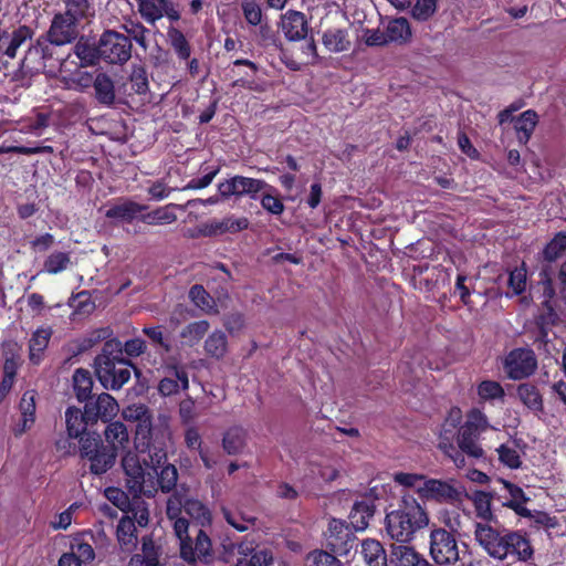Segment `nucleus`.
Instances as JSON below:
<instances>
[{
	"label": "nucleus",
	"instance_id": "obj_1",
	"mask_svg": "<svg viewBox=\"0 0 566 566\" xmlns=\"http://www.w3.org/2000/svg\"><path fill=\"white\" fill-rule=\"evenodd\" d=\"M429 525V515L412 495H403L397 509L387 513L385 528L398 543L413 541L417 532Z\"/></svg>",
	"mask_w": 566,
	"mask_h": 566
},
{
	"label": "nucleus",
	"instance_id": "obj_2",
	"mask_svg": "<svg viewBox=\"0 0 566 566\" xmlns=\"http://www.w3.org/2000/svg\"><path fill=\"white\" fill-rule=\"evenodd\" d=\"M94 366L101 385L109 390L120 389L130 379L132 369L137 376L140 374L129 359L122 356V342L117 338L104 343Z\"/></svg>",
	"mask_w": 566,
	"mask_h": 566
},
{
	"label": "nucleus",
	"instance_id": "obj_3",
	"mask_svg": "<svg viewBox=\"0 0 566 566\" xmlns=\"http://www.w3.org/2000/svg\"><path fill=\"white\" fill-rule=\"evenodd\" d=\"M172 530L179 544L180 557L189 563L210 564L214 559V549L207 528L191 525L188 520H177Z\"/></svg>",
	"mask_w": 566,
	"mask_h": 566
},
{
	"label": "nucleus",
	"instance_id": "obj_4",
	"mask_svg": "<svg viewBox=\"0 0 566 566\" xmlns=\"http://www.w3.org/2000/svg\"><path fill=\"white\" fill-rule=\"evenodd\" d=\"M78 455L88 463V471L101 476L116 463L118 454L112 446H106L98 432L82 436L78 441Z\"/></svg>",
	"mask_w": 566,
	"mask_h": 566
},
{
	"label": "nucleus",
	"instance_id": "obj_5",
	"mask_svg": "<svg viewBox=\"0 0 566 566\" xmlns=\"http://www.w3.org/2000/svg\"><path fill=\"white\" fill-rule=\"evenodd\" d=\"M188 489L185 485H179L166 503V516L171 522V525L177 520H187L181 516L182 510L193 521V525L199 527L210 528L212 523V514L209 507L200 500L188 496Z\"/></svg>",
	"mask_w": 566,
	"mask_h": 566
},
{
	"label": "nucleus",
	"instance_id": "obj_6",
	"mask_svg": "<svg viewBox=\"0 0 566 566\" xmlns=\"http://www.w3.org/2000/svg\"><path fill=\"white\" fill-rule=\"evenodd\" d=\"M429 555L437 566L455 565L460 560L455 536L446 528H432L429 536Z\"/></svg>",
	"mask_w": 566,
	"mask_h": 566
},
{
	"label": "nucleus",
	"instance_id": "obj_7",
	"mask_svg": "<svg viewBox=\"0 0 566 566\" xmlns=\"http://www.w3.org/2000/svg\"><path fill=\"white\" fill-rule=\"evenodd\" d=\"M355 532L347 521L331 517L324 533L326 548L338 556H347L356 547Z\"/></svg>",
	"mask_w": 566,
	"mask_h": 566
},
{
	"label": "nucleus",
	"instance_id": "obj_8",
	"mask_svg": "<svg viewBox=\"0 0 566 566\" xmlns=\"http://www.w3.org/2000/svg\"><path fill=\"white\" fill-rule=\"evenodd\" d=\"M101 59L111 64H123L132 56V43L128 36L113 31H105L99 38Z\"/></svg>",
	"mask_w": 566,
	"mask_h": 566
},
{
	"label": "nucleus",
	"instance_id": "obj_9",
	"mask_svg": "<svg viewBox=\"0 0 566 566\" xmlns=\"http://www.w3.org/2000/svg\"><path fill=\"white\" fill-rule=\"evenodd\" d=\"M480 411H474L470 415V419L458 429V451L468 458L473 464L475 461L484 460V450L478 443L479 429L476 420H483Z\"/></svg>",
	"mask_w": 566,
	"mask_h": 566
},
{
	"label": "nucleus",
	"instance_id": "obj_10",
	"mask_svg": "<svg viewBox=\"0 0 566 566\" xmlns=\"http://www.w3.org/2000/svg\"><path fill=\"white\" fill-rule=\"evenodd\" d=\"M417 491L422 499L449 504L461 503L464 494V489L453 480L438 479L424 480L423 485Z\"/></svg>",
	"mask_w": 566,
	"mask_h": 566
},
{
	"label": "nucleus",
	"instance_id": "obj_11",
	"mask_svg": "<svg viewBox=\"0 0 566 566\" xmlns=\"http://www.w3.org/2000/svg\"><path fill=\"white\" fill-rule=\"evenodd\" d=\"M263 190L274 191V187L261 179L249 178L244 176H233L218 185V191L221 198L248 196L256 199L258 193Z\"/></svg>",
	"mask_w": 566,
	"mask_h": 566
},
{
	"label": "nucleus",
	"instance_id": "obj_12",
	"mask_svg": "<svg viewBox=\"0 0 566 566\" xmlns=\"http://www.w3.org/2000/svg\"><path fill=\"white\" fill-rule=\"evenodd\" d=\"M506 376L513 380H521L532 376L537 369V359L533 349L514 348L503 360Z\"/></svg>",
	"mask_w": 566,
	"mask_h": 566
},
{
	"label": "nucleus",
	"instance_id": "obj_13",
	"mask_svg": "<svg viewBox=\"0 0 566 566\" xmlns=\"http://www.w3.org/2000/svg\"><path fill=\"white\" fill-rule=\"evenodd\" d=\"M77 23L74 18L63 13H56L46 32L49 41L54 45H64L77 38Z\"/></svg>",
	"mask_w": 566,
	"mask_h": 566
},
{
	"label": "nucleus",
	"instance_id": "obj_14",
	"mask_svg": "<svg viewBox=\"0 0 566 566\" xmlns=\"http://www.w3.org/2000/svg\"><path fill=\"white\" fill-rule=\"evenodd\" d=\"M280 28L290 42L305 40L308 33V22L301 11L290 9L280 18Z\"/></svg>",
	"mask_w": 566,
	"mask_h": 566
},
{
	"label": "nucleus",
	"instance_id": "obj_15",
	"mask_svg": "<svg viewBox=\"0 0 566 566\" xmlns=\"http://www.w3.org/2000/svg\"><path fill=\"white\" fill-rule=\"evenodd\" d=\"M504 530H497L488 522L475 523L474 538L492 558L500 557Z\"/></svg>",
	"mask_w": 566,
	"mask_h": 566
},
{
	"label": "nucleus",
	"instance_id": "obj_16",
	"mask_svg": "<svg viewBox=\"0 0 566 566\" xmlns=\"http://www.w3.org/2000/svg\"><path fill=\"white\" fill-rule=\"evenodd\" d=\"M87 418L96 423L99 419L103 422H109L118 412L119 406L114 397L107 392H102L95 400L85 402Z\"/></svg>",
	"mask_w": 566,
	"mask_h": 566
},
{
	"label": "nucleus",
	"instance_id": "obj_17",
	"mask_svg": "<svg viewBox=\"0 0 566 566\" xmlns=\"http://www.w3.org/2000/svg\"><path fill=\"white\" fill-rule=\"evenodd\" d=\"M126 475V486L129 493L134 497H138L140 494H144L148 497H154L157 493V488L153 481V476L150 473L146 474L142 464L136 467L134 470L125 473Z\"/></svg>",
	"mask_w": 566,
	"mask_h": 566
},
{
	"label": "nucleus",
	"instance_id": "obj_18",
	"mask_svg": "<svg viewBox=\"0 0 566 566\" xmlns=\"http://www.w3.org/2000/svg\"><path fill=\"white\" fill-rule=\"evenodd\" d=\"M249 227V220L244 217H228L222 220H212L199 227V234L202 237L220 235L227 232L235 233Z\"/></svg>",
	"mask_w": 566,
	"mask_h": 566
},
{
	"label": "nucleus",
	"instance_id": "obj_19",
	"mask_svg": "<svg viewBox=\"0 0 566 566\" xmlns=\"http://www.w3.org/2000/svg\"><path fill=\"white\" fill-rule=\"evenodd\" d=\"M169 437L168 426L158 429L156 431L155 440L150 442L149 447L145 448V452H148V460L144 459V463L151 468L155 473L161 467L167 465V450L165 446V439Z\"/></svg>",
	"mask_w": 566,
	"mask_h": 566
},
{
	"label": "nucleus",
	"instance_id": "obj_20",
	"mask_svg": "<svg viewBox=\"0 0 566 566\" xmlns=\"http://www.w3.org/2000/svg\"><path fill=\"white\" fill-rule=\"evenodd\" d=\"M93 421L87 418L86 409L81 410L77 407H69L65 411V426L67 436L71 439H77L86 433H91L87 428L93 426Z\"/></svg>",
	"mask_w": 566,
	"mask_h": 566
},
{
	"label": "nucleus",
	"instance_id": "obj_21",
	"mask_svg": "<svg viewBox=\"0 0 566 566\" xmlns=\"http://www.w3.org/2000/svg\"><path fill=\"white\" fill-rule=\"evenodd\" d=\"M147 209V206L139 205L129 199H122L112 205L105 212V217L116 222H132L138 214Z\"/></svg>",
	"mask_w": 566,
	"mask_h": 566
},
{
	"label": "nucleus",
	"instance_id": "obj_22",
	"mask_svg": "<svg viewBox=\"0 0 566 566\" xmlns=\"http://www.w3.org/2000/svg\"><path fill=\"white\" fill-rule=\"evenodd\" d=\"M499 483L502 485L501 490L507 494L503 495V506L512 509L517 515H530V510L524 506L530 497L522 488L502 479H499Z\"/></svg>",
	"mask_w": 566,
	"mask_h": 566
},
{
	"label": "nucleus",
	"instance_id": "obj_23",
	"mask_svg": "<svg viewBox=\"0 0 566 566\" xmlns=\"http://www.w3.org/2000/svg\"><path fill=\"white\" fill-rule=\"evenodd\" d=\"M376 506L369 496H364L361 501L354 503L349 513V524L356 532L365 531L368 527L369 520L374 516Z\"/></svg>",
	"mask_w": 566,
	"mask_h": 566
},
{
	"label": "nucleus",
	"instance_id": "obj_24",
	"mask_svg": "<svg viewBox=\"0 0 566 566\" xmlns=\"http://www.w3.org/2000/svg\"><path fill=\"white\" fill-rule=\"evenodd\" d=\"M455 433H458L455 423H449V421H446L440 432L439 448L453 461L457 468H463L467 465V460L452 443Z\"/></svg>",
	"mask_w": 566,
	"mask_h": 566
},
{
	"label": "nucleus",
	"instance_id": "obj_25",
	"mask_svg": "<svg viewBox=\"0 0 566 566\" xmlns=\"http://www.w3.org/2000/svg\"><path fill=\"white\" fill-rule=\"evenodd\" d=\"M169 376L164 377L158 384V391L167 397L175 395L180 388L188 389L189 380L188 374L184 368L177 366L168 367Z\"/></svg>",
	"mask_w": 566,
	"mask_h": 566
},
{
	"label": "nucleus",
	"instance_id": "obj_26",
	"mask_svg": "<svg viewBox=\"0 0 566 566\" xmlns=\"http://www.w3.org/2000/svg\"><path fill=\"white\" fill-rule=\"evenodd\" d=\"M93 88L94 97L98 104L105 107H113L116 104L115 84L108 74L98 72L95 75Z\"/></svg>",
	"mask_w": 566,
	"mask_h": 566
},
{
	"label": "nucleus",
	"instance_id": "obj_27",
	"mask_svg": "<svg viewBox=\"0 0 566 566\" xmlns=\"http://www.w3.org/2000/svg\"><path fill=\"white\" fill-rule=\"evenodd\" d=\"M31 36L32 30L27 25L19 27L12 33L3 31L0 33V53L2 52V45H6L3 54L13 59L17 54V50Z\"/></svg>",
	"mask_w": 566,
	"mask_h": 566
},
{
	"label": "nucleus",
	"instance_id": "obj_28",
	"mask_svg": "<svg viewBox=\"0 0 566 566\" xmlns=\"http://www.w3.org/2000/svg\"><path fill=\"white\" fill-rule=\"evenodd\" d=\"M516 396L520 401L532 412L542 413L544 411L543 396L532 382H523L516 387Z\"/></svg>",
	"mask_w": 566,
	"mask_h": 566
},
{
	"label": "nucleus",
	"instance_id": "obj_29",
	"mask_svg": "<svg viewBox=\"0 0 566 566\" xmlns=\"http://www.w3.org/2000/svg\"><path fill=\"white\" fill-rule=\"evenodd\" d=\"M105 444L112 446L116 449V454L119 450L127 448L129 443V433L127 427L122 421H109L104 430Z\"/></svg>",
	"mask_w": 566,
	"mask_h": 566
},
{
	"label": "nucleus",
	"instance_id": "obj_30",
	"mask_svg": "<svg viewBox=\"0 0 566 566\" xmlns=\"http://www.w3.org/2000/svg\"><path fill=\"white\" fill-rule=\"evenodd\" d=\"M360 546V554L367 566H387V554L379 541L365 538Z\"/></svg>",
	"mask_w": 566,
	"mask_h": 566
},
{
	"label": "nucleus",
	"instance_id": "obj_31",
	"mask_svg": "<svg viewBox=\"0 0 566 566\" xmlns=\"http://www.w3.org/2000/svg\"><path fill=\"white\" fill-rule=\"evenodd\" d=\"M402 544L403 543H400V545H391V562L395 563L396 566H422L421 564L428 560L413 547Z\"/></svg>",
	"mask_w": 566,
	"mask_h": 566
},
{
	"label": "nucleus",
	"instance_id": "obj_32",
	"mask_svg": "<svg viewBox=\"0 0 566 566\" xmlns=\"http://www.w3.org/2000/svg\"><path fill=\"white\" fill-rule=\"evenodd\" d=\"M137 530L134 520L130 516H124L119 520L116 535L120 547L124 551H133L138 543Z\"/></svg>",
	"mask_w": 566,
	"mask_h": 566
},
{
	"label": "nucleus",
	"instance_id": "obj_33",
	"mask_svg": "<svg viewBox=\"0 0 566 566\" xmlns=\"http://www.w3.org/2000/svg\"><path fill=\"white\" fill-rule=\"evenodd\" d=\"M538 116L535 111L527 109L523 112L516 119L514 128L517 133V139L521 144H526L537 124Z\"/></svg>",
	"mask_w": 566,
	"mask_h": 566
},
{
	"label": "nucleus",
	"instance_id": "obj_34",
	"mask_svg": "<svg viewBox=\"0 0 566 566\" xmlns=\"http://www.w3.org/2000/svg\"><path fill=\"white\" fill-rule=\"evenodd\" d=\"M322 40L329 52H343L350 46L347 31L344 29H328L324 32Z\"/></svg>",
	"mask_w": 566,
	"mask_h": 566
},
{
	"label": "nucleus",
	"instance_id": "obj_35",
	"mask_svg": "<svg viewBox=\"0 0 566 566\" xmlns=\"http://www.w3.org/2000/svg\"><path fill=\"white\" fill-rule=\"evenodd\" d=\"M93 378L91 373L86 369L78 368L74 371L73 375V387L75 391V396L78 401H88L91 400V392L93 389Z\"/></svg>",
	"mask_w": 566,
	"mask_h": 566
},
{
	"label": "nucleus",
	"instance_id": "obj_36",
	"mask_svg": "<svg viewBox=\"0 0 566 566\" xmlns=\"http://www.w3.org/2000/svg\"><path fill=\"white\" fill-rule=\"evenodd\" d=\"M509 538L512 541L510 552L511 557L521 562H527L532 558L534 551L525 535L513 531Z\"/></svg>",
	"mask_w": 566,
	"mask_h": 566
},
{
	"label": "nucleus",
	"instance_id": "obj_37",
	"mask_svg": "<svg viewBox=\"0 0 566 566\" xmlns=\"http://www.w3.org/2000/svg\"><path fill=\"white\" fill-rule=\"evenodd\" d=\"M51 338V331L48 328H38L29 342L30 360L33 364H39L42 359V354L49 345Z\"/></svg>",
	"mask_w": 566,
	"mask_h": 566
},
{
	"label": "nucleus",
	"instance_id": "obj_38",
	"mask_svg": "<svg viewBox=\"0 0 566 566\" xmlns=\"http://www.w3.org/2000/svg\"><path fill=\"white\" fill-rule=\"evenodd\" d=\"M386 38L389 42H400L405 43L411 38V29L408 20L406 18H397L387 24L385 30Z\"/></svg>",
	"mask_w": 566,
	"mask_h": 566
},
{
	"label": "nucleus",
	"instance_id": "obj_39",
	"mask_svg": "<svg viewBox=\"0 0 566 566\" xmlns=\"http://www.w3.org/2000/svg\"><path fill=\"white\" fill-rule=\"evenodd\" d=\"M221 513L227 523L239 532L248 531L251 526H254L258 521L253 515L241 511H232L227 506L221 507Z\"/></svg>",
	"mask_w": 566,
	"mask_h": 566
},
{
	"label": "nucleus",
	"instance_id": "obj_40",
	"mask_svg": "<svg viewBox=\"0 0 566 566\" xmlns=\"http://www.w3.org/2000/svg\"><path fill=\"white\" fill-rule=\"evenodd\" d=\"M73 51L74 54L80 59V65L82 67L93 66L98 62V60H102L99 55V41L96 45H94L81 39L74 45Z\"/></svg>",
	"mask_w": 566,
	"mask_h": 566
},
{
	"label": "nucleus",
	"instance_id": "obj_41",
	"mask_svg": "<svg viewBox=\"0 0 566 566\" xmlns=\"http://www.w3.org/2000/svg\"><path fill=\"white\" fill-rule=\"evenodd\" d=\"M155 440L153 428V415L144 418L142 421L136 422L134 443L135 448L144 453L145 448L149 447L150 442Z\"/></svg>",
	"mask_w": 566,
	"mask_h": 566
},
{
	"label": "nucleus",
	"instance_id": "obj_42",
	"mask_svg": "<svg viewBox=\"0 0 566 566\" xmlns=\"http://www.w3.org/2000/svg\"><path fill=\"white\" fill-rule=\"evenodd\" d=\"M51 43L49 41V36H40L35 44H33L29 51L27 52L24 59L21 61V67H24L27 65V62L31 59L38 57L39 60L43 61L42 66H45L44 61L52 59L53 56V49Z\"/></svg>",
	"mask_w": 566,
	"mask_h": 566
},
{
	"label": "nucleus",
	"instance_id": "obj_43",
	"mask_svg": "<svg viewBox=\"0 0 566 566\" xmlns=\"http://www.w3.org/2000/svg\"><path fill=\"white\" fill-rule=\"evenodd\" d=\"M166 0H138V11L150 24L164 17Z\"/></svg>",
	"mask_w": 566,
	"mask_h": 566
},
{
	"label": "nucleus",
	"instance_id": "obj_44",
	"mask_svg": "<svg viewBox=\"0 0 566 566\" xmlns=\"http://www.w3.org/2000/svg\"><path fill=\"white\" fill-rule=\"evenodd\" d=\"M222 446L228 454L242 452L245 446V431L240 427L230 428L223 436Z\"/></svg>",
	"mask_w": 566,
	"mask_h": 566
},
{
	"label": "nucleus",
	"instance_id": "obj_45",
	"mask_svg": "<svg viewBox=\"0 0 566 566\" xmlns=\"http://www.w3.org/2000/svg\"><path fill=\"white\" fill-rule=\"evenodd\" d=\"M228 340L222 331H216L205 342L206 353L217 359L222 358L227 353Z\"/></svg>",
	"mask_w": 566,
	"mask_h": 566
},
{
	"label": "nucleus",
	"instance_id": "obj_46",
	"mask_svg": "<svg viewBox=\"0 0 566 566\" xmlns=\"http://www.w3.org/2000/svg\"><path fill=\"white\" fill-rule=\"evenodd\" d=\"M167 35L169 43L178 57L180 60H188L191 54V49L184 33L180 30L170 27L168 28Z\"/></svg>",
	"mask_w": 566,
	"mask_h": 566
},
{
	"label": "nucleus",
	"instance_id": "obj_47",
	"mask_svg": "<svg viewBox=\"0 0 566 566\" xmlns=\"http://www.w3.org/2000/svg\"><path fill=\"white\" fill-rule=\"evenodd\" d=\"M160 471H157V482L159 485V489L163 493H170L175 492L177 488V481H178V471L177 468L174 464H167L165 467L159 468Z\"/></svg>",
	"mask_w": 566,
	"mask_h": 566
},
{
	"label": "nucleus",
	"instance_id": "obj_48",
	"mask_svg": "<svg viewBox=\"0 0 566 566\" xmlns=\"http://www.w3.org/2000/svg\"><path fill=\"white\" fill-rule=\"evenodd\" d=\"M469 497L472 500L474 504L476 515L489 523L493 518V514L491 511V500L493 497V494L484 491H475Z\"/></svg>",
	"mask_w": 566,
	"mask_h": 566
},
{
	"label": "nucleus",
	"instance_id": "obj_49",
	"mask_svg": "<svg viewBox=\"0 0 566 566\" xmlns=\"http://www.w3.org/2000/svg\"><path fill=\"white\" fill-rule=\"evenodd\" d=\"M242 14L247 23L251 27H258L264 19L263 9L258 0H241Z\"/></svg>",
	"mask_w": 566,
	"mask_h": 566
},
{
	"label": "nucleus",
	"instance_id": "obj_50",
	"mask_svg": "<svg viewBox=\"0 0 566 566\" xmlns=\"http://www.w3.org/2000/svg\"><path fill=\"white\" fill-rule=\"evenodd\" d=\"M336 556L331 551L315 549L307 554L305 566H343Z\"/></svg>",
	"mask_w": 566,
	"mask_h": 566
},
{
	"label": "nucleus",
	"instance_id": "obj_51",
	"mask_svg": "<svg viewBox=\"0 0 566 566\" xmlns=\"http://www.w3.org/2000/svg\"><path fill=\"white\" fill-rule=\"evenodd\" d=\"M438 0H416L411 8V17L419 21L430 20L437 12Z\"/></svg>",
	"mask_w": 566,
	"mask_h": 566
},
{
	"label": "nucleus",
	"instance_id": "obj_52",
	"mask_svg": "<svg viewBox=\"0 0 566 566\" xmlns=\"http://www.w3.org/2000/svg\"><path fill=\"white\" fill-rule=\"evenodd\" d=\"M566 250V233L558 232L544 248L543 256L546 261L553 262Z\"/></svg>",
	"mask_w": 566,
	"mask_h": 566
},
{
	"label": "nucleus",
	"instance_id": "obj_53",
	"mask_svg": "<svg viewBox=\"0 0 566 566\" xmlns=\"http://www.w3.org/2000/svg\"><path fill=\"white\" fill-rule=\"evenodd\" d=\"M71 264L70 254L65 252H53L44 261V270L50 274H57L67 269Z\"/></svg>",
	"mask_w": 566,
	"mask_h": 566
},
{
	"label": "nucleus",
	"instance_id": "obj_54",
	"mask_svg": "<svg viewBox=\"0 0 566 566\" xmlns=\"http://www.w3.org/2000/svg\"><path fill=\"white\" fill-rule=\"evenodd\" d=\"M209 329L207 321H197L188 324L180 333V337L187 339L190 345L200 340Z\"/></svg>",
	"mask_w": 566,
	"mask_h": 566
},
{
	"label": "nucleus",
	"instance_id": "obj_55",
	"mask_svg": "<svg viewBox=\"0 0 566 566\" xmlns=\"http://www.w3.org/2000/svg\"><path fill=\"white\" fill-rule=\"evenodd\" d=\"M123 30L127 33L126 36L136 41V43L144 50H147L146 34L149 30L139 22L127 21L122 25Z\"/></svg>",
	"mask_w": 566,
	"mask_h": 566
},
{
	"label": "nucleus",
	"instance_id": "obj_56",
	"mask_svg": "<svg viewBox=\"0 0 566 566\" xmlns=\"http://www.w3.org/2000/svg\"><path fill=\"white\" fill-rule=\"evenodd\" d=\"M552 328L544 327V326H536L533 325L530 328V333L532 335L533 345L536 347L538 352H543L548 354V344L551 343L549 339V333L552 332Z\"/></svg>",
	"mask_w": 566,
	"mask_h": 566
},
{
	"label": "nucleus",
	"instance_id": "obj_57",
	"mask_svg": "<svg viewBox=\"0 0 566 566\" xmlns=\"http://www.w3.org/2000/svg\"><path fill=\"white\" fill-rule=\"evenodd\" d=\"M264 193L261 198V206L268 212L280 216L284 212V205L282 200L277 196V190L274 188V191L263 190Z\"/></svg>",
	"mask_w": 566,
	"mask_h": 566
},
{
	"label": "nucleus",
	"instance_id": "obj_58",
	"mask_svg": "<svg viewBox=\"0 0 566 566\" xmlns=\"http://www.w3.org/2000/svg\"><path fill=\"white\" fill-rule=\"evenodd\" d=\"M177 216L168 208H159L142 217V221L148 224H166L175 222Z\"/></svg>",
	"mask_w": 566,
	"mask_h": 566
},
{
	"label": "nucleus",
	"instance_id": "obj_59",
	"mask_svg": "<svg viewBox=\"0 0 566 566\" xmlns=\"http://www.w3.org/2000/svg\"><path fill=\"white\" fill-rule=\"evenodd\" d=\"M132 90L138 95H145L149 91L146 70L142 66L134 67L129 76Z\"/></svg>",
	"mask_w": 566,
	"mask_h": 566
},
{
	"label": "nucleus",
	"instance_id": "obj_60",
	"mask_svg": "<svg viewBox=\"0 0 566 566\" xmlns=\"http://www.w3.org/2000/svg\"><path fill=\"white\" fill-rule=\"evenodd\" d=\"M190 300L201 310L209 311L212 308L213 300L202 285L196 284L189 290Z\"/></svg>",
	"mask_w": 566,
	"mask_h": 566
},
{
	"label": "nucleus",
	"instance_id": "obj_61",
	"mask_svg": "<svg viewBox=\"0 0 566 566\" xmlns=\"http://www.w3.org/2000/svg\"><path fill=\"white\" fill-rule=\"evenodd\" d=\"M479 396L484 400L497 399L504 396V389L500 382L484 380L478 387Z\"/></svg>",
	"mask_w": 566,
	"mask_h": 566
},
{
	"label": "nucleus",
	"instance_id": "obj_62",
	"mask_svg": "<svg viewBox=\"0 0 566 566\" xmlns=\"http://www.w3.org/2000/svg\"><path fill=\"white\" fill-rule=\"evenodd\" d=\"M497 453L500 461L506 467L511 469H517L521 467L522 461L518 452L515 449L510 448L505 444H501L497 448Z\"/></svg>",
	"mask_w": 566,
	"mask_h": 566
},
{
	"label": "nucleus",
	"instance_id": "obj_63",
	"mask_svg": "<svg viewBox=\"0 0 566 566\" xmlns=\"http://www.w3.org/2000/svg\"><path fill=\"white\" fill-rule=\"evenodd\" d=\"M509 286L515 295H520L526 287V270L524 268H515L509 274Z\"/></svg>",
	"mask_w": 566,
	"mask_h": 566
},
{
	"label": "nucleus",
	"instance_id": "obj_64",
	"mask_svg": "<svg viewBox=\"0 0 566 566\" xmlns=\"http://www.w3.org/2000/svg\"><path fill=\"white\" fill-rule=\"evenodd\" d=\"M70 305L78 314H88L95 307L94 303L91 301V295L86 291H82L72 297Z\"/></svg>",
	"mask_w": 566,
	"mask_h": 566
}]
</instances>
